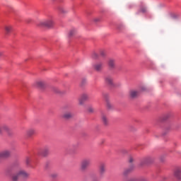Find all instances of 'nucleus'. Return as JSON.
Here are the masks:
<instances>
[{
	"label": "nucleus",
	"mask_w": 181,
	"mask_h": 181,
	"mask_svg": "<svg viewBox=\"0 0 181 181\" xmlns=\"http://www.w3.org/2000/svg\"><path fill=\"white\" fill-rule=\"evenodd\" d=\"M27 177H29V173H26V171L23 170H20L17 173L12 176V180L18 181L22 179H26Z\"/></svg>",
	"instance_id": "1"
},
{
	"label": "nucleus",
	"mask_w": 181,
	"mask_h": 181,
	"mask_svg": "<svg viewBox=\"0 0 181 181\" xmlns=\"http://www.w3.org/2000/svg\"><path fill=\"white\" fill-rule=\"evenodd\" d=\"M91 165V159L90 158H84L81 161L80 169L82 172L87 170L90 165Z\"/></svg>",
	"instance_id": "2"
},
{
	"label": "nucleus",
	"mask_w": 181,
	"mask_h": 181,
	"mask_svg": "<svg viewBox=\"0 0 181 181\" xmlns=\"http://www.w3.org/2000/svg\"><path fill=\"white\" fill-rule=\"evenodd\" d=\"M54 25V21L52 19L43 20L38 23V26L41 28H52Z\"/></svg>",
	"instance_id": "3"
},
{
	"label": "nucleus",
	"mask_w": 181,
	"mask_h": 181,
	"mask_svg": "<svg viewBox=\"0 0 181 181\" xmlns=\"http://www.w3.org/2000/svg\"><path fill=\"white\" fill-rule=\"evenodd\" d=\"M11 132L12 129H11V127H9L8 124H5L2 122H0V135H4V132L11 134Z\"/></svg>",
	"instance_id": "4"
},
{
	"label": "nucleus",
	"mask_w": 181,
	"mask_h": 181,
	"mask_svg": "<svg viewBox=\"0 0 181 181\" xmlns=\"http://www.w3.org/2000/svg\"><path fill=\"white\" fill-rule=\"evenodd\" d=\"M12 155V151L8 149L0 151V159H9V157Z\"/></svg>",
	"instance_id": "5"
},
{
	"label": "nucleus",
	"mask_w": 181,
	"mask_h": 181,
	"mask_svg": "<svg viewBox=\"0 0 181 181\" xmlns=\"http://www.w3.org/2000/svg\"><path fill=\"white\" fill-rule=\"evenodd\" d=\"M87 100H88V95L87 93L82 94L78 98L79 105H84V103L85 101H87Z\"/></svg>",
	"instance_id": "6"
},
{
	"label": "nucleus",
	"mask_w": 181,
	"mask_h": 181,
	"mask_svg": "<svg viewBox=\"0 0 181 181\" xmlns=\"http://www.w3.org/2000/svg\"><path fill=\"white\" fill-rule=\"evenodd\" d=\"M107 165L104 163H101L99 165V175L100 176H104L105 174V172L107 170L106 169Z\"/></svg>",
	"instance_id": "7"
},
{
	"label": "nucleus",
	"mask_w": 181,
	"mask_h": 181,
	"mask_svg": "<svg viewBox=\"0 0 181 181\" xmlns=\"http://www.w3.org/2000/svg\"><path fill=\"white\" fill-rule=\"evenodd\" d=\"M105 83L109 86V87H116L115 83H114V78L112 76H107L105 78Z\"/></svg>",
	"instance_id": "8"
},
{
	"label": "nucleus",
	"mask_w": 181,
	"mask_h": 181,
	"mask_svg": "<svg viewBox=\"0 0 181 181\" xmlns=\"http://www.w3.org/2000/svg\"><path fill=\"white\" fill-rule=\"evenodd\" d=\"M140 92L136 90H132L129 91V97L131 98H136L139 96Z\"/></svg>",
	"instance_id": "9"
},
{
	"label": "nucleus",
	"mask_w": 181,
	"mask_h": 181,
	"mask_svg": "<svg viewBox=\"0 0 181 181\" xmlns=\"http://www.w3.org/2000/svg\"><path fill=\"white\" fill-rule=\"evenodd\" d=\"M103 66H104V64L103 62H98L93 65V69L96 71H101L103 70Z\"/></svg>",
	"instance_id": "10"
},
{
	"label": "nucleus",
	"mask_w": 181,
	"mask_h": 181,
	"mask_svg": "<svg viewBox=\"0 0 181 181\" xmlns=\"http://www.w3.org/2000/svg\"><path fill=\"white\" fill-rule=\"evenodd\" d=\"M103 97L106 98L107 110H112L113 106H112V104H111V103L110 102V99H108V95L104 94Z\"/></svg>",
	"instance_id": "11"
},
{
	"label": "nucleus",
	"mask_w": 181,
	"mask_h": 181,
	"mask_svg": "<svg viewBox=\"0 0 181 181\" xmlns=\"http://www.w3.org/2000/svg\"><path fill=\"white\" fill-rule=\"evenodd\" d=\"M174 175L177 179H181V167L175 168Z\"/></svg>",
	"instance_id": "12"
},
{
	"label": "nucleus",
	"mask_w": 181,
	"mask_h": 181,
	"mask_svg": "<svg viewBox=\"0 0 181 181\" xmlns=\"http://www.w3.org/2000/svg\"><path fill=\"white\" fill-rule=\"evenodd\" d=\"M35 134H36V130L35 129H29L26 132V135L28 138H31Z\"/></svg>",
	"instance_id": "13"
},
{
	"label": "nucleus",
	"mask_w": 181,
	"mask_h": 181,
	"mask_svg": "<svg viewBox=\"0 0 181 181\" xmlns=\"http://www.w3.org/2000/svg\"><path fill=\"white\" fill-rule=\"evenodd\" d=\"M73 113L66 112L62 115V118H64V119H70V118H73Z\"/></svg>",
	"instance_id": "14"
},
{
	"label": "nucleus",
	"mask_w": 181,
	"mask_h": 181,
	"mask_svg": "<svg viewBox=\"0 0 181 181\" xmlns=\"http://www.w3.org/2000/svg\"><path fill=\"white\" fill-rule=\"evenodd\" d=\"M44 86H45V83H43V81H36L34 83V86L37 87L38 88H42L44 87Z\"/></svg>",
	"instance_id": "15"
},
{
	"label": "nucleus",
	"mask_w": 181,
	"mask_h": 181,
	"mask_svg": "<svg viewBox=\"0 0 181 181\" xmlns=\"http://www.w3.org/2000/svg\"><path fill=\"white\" fill-rule=\"evenodd\" d=\"M108 66L110 69H115V60L114 59H109L108 61Z\"/></svg>",
	"instance_id": "16"
},
{
	"label": "nucleus",
	"mask_w": 181,
	"mask_h": 181,
	"mask_svg": "<svg viewBox=\"0 0 181 181\" xmlns=\"http://www.w3.org/2000/svg\"><path fill=\"white\" fill-rule=\"evenodd\" d=\"M132 170H134V165H132L129 168H127L124 170V172H123L124 176H127V175L131 173V172H132Z\"/></svg>",
	"instance_id": "17"
},
{
	"label": "nucleus",
	"mask_w": 181,
	"mask_h": 181,
	"mask_svg": "<svg viewBox=\"0 0 181 181\" xmlns=\"http://www.w3.org/2000/svg\"><path fill=\"white\" fill-rule=\"evenodd\" d=\"M59 11L61 15H66V13H69V10H67L64 7H59Z\"/></svg>",
	"instance_id": "18"
},
{
	"label": "nucleus",
	"mask_w": 181,
	"mask_h": 181,
	"mask_svg": "<svg viewBox=\"0 0 181 181\" xmlns=\"http://www.w3.org/2000/svg\"><path fill=\"white\" fill-rule=\"evenodd\" d=\"M12 30H13L12 25H6L4 27V30L6 33V35H9V33H11V32H12Z\"/></svg>",
	"instance_id": "19"
},
{
	"label": "nucleus",
	"mask_w": 181,
	"mask_h": 181,
	"mask_svg": "<svg viewBox=\"0 0 181 181\" xmlns=\"http://www.w3.org/2000/svg\"><path fill=\"white\" fill-rule=\"evenodd\" d=\"M102 121L104 125H108L109 124L108 118H107V116H105V115H102Z\"/></svg>",
	"instance_id": "20"
},
{
	"label": "nucleus",
	"mask_w": 181,
	"mask_h": 181,
	"mask_svg": "<svg viewBox=\"0 0 181 181\" xmlns=\"http://www.w3.org/2000/svg\"><path fill=\"white\" fill-rule=\"evenodd\" d=\"M50 151L49 150V148H44L43 150H42L41 151V155H42V156H47V155H49Z\"/></svg>",
	"instance_id": "21"
},
{
	"label": "nucleus",
	"mask_w": 181,
	"mask_h": 181,
	"mask_svg": "<svg viewBox=\"0 0 181 181\" xmlns=\"http://www.w3.org/2000/svg\"><path fill=\"white\" fill-rule=\"evenodd\" d=\"M143 163H151V162H152V158L151 157H147V158H145L144 159H143Z\"/></svg>",
	"instance_id": "22"
},
{
	"label": "nucleus",
	"mask_w": 181,
	"mask_h": 181,
	"mask_svg": "<svg viewBox=\"0 0 181 181\" xmlns=\"http://www.w3.org/2000/svg\"><path fill=\"white\" fill-rule=\"evenodd\" d=\"M49 177H51L52 179H56V177H57V173H52L49 174Z\"/></svg>",
	"instance_id": "23"
},
{
	"label": "nucleus",
	"mask_w": 181,
	"mask_h": 181,
	"mask_svg": "<svg viewBox=\"0 0 181 181\" xmlns=\"http://www.w3.org/2000/svg\"><path fill=\"white\" fill-rule=\"evenodd\" d=\"M99 53H100V56H101L102 57H105V50L101 49V50L99 52Z\"/></svg>",
	"instance_id": "24"
},
{
	"label": "nucleus",
	"mask_w": 181,
	"mask_h": 181,
	"mask_svg": "<svg viewBox=\"0 0 181 181\" xmlns=\"http://www.w3.org/2000/svg\"><path fill=\"white\" fill-rule=\"evenodd\" d=\"M93 59H98V54L97 52H93L92 54Z\"/></svg>",
	"instance_id": "25"
},
{
	"label": "nucleus",
	"mask_w": 181,
	"mask_h": 181,
	"mask_svg": "<svg viewBox=\"0 0 181 181\" xmlns=\"http://www.w3.org/2000/svg\"><path fill=\"white\" fill-rule=\"evenodd\" d=\"M140 12H142L143 13H145V12H146V8L145 7H141L140 8Z\"/></svg>",
	"instance_id": "26"
},
{
	"label": "nucleus",
	"mask_w": 181,
	"mask_h": 181,
	"mask_svg": "<svg viewBox=\"0 0 181 181\" xmlns=\"http://www.w3.org/2000/svg\"><path fill=\"white\" fill-rule=\"evenodd\" d=\"M25 163L27 165H29V163H30V158L29 157H27L26 159H25Z\"/></svg>",
	"instance_id": "27"
},
{
	"label": "nucleus",
	"mask_w": 181,
	"mask_h": 181,
	"mask_svg": "<svg viewBox=\"0 0 181 181\" xmlns=\"http://www.w3.org/2000/svg\"><path fill=\"white\" fill-rule=\"evenodd\" d=\"M100 18H95L93 19V21L95 23L100 22Z\"/></svg>",
	"instance_id": "28"
},
{
	"label": "nucleus",
	"mask_w": 181,
	"mask_h": 181,
	"mask_svg": "<svg viewBox=\"0 0 181 181\" xmlns=\"http://www.w3.org/2000/svg\"><path fill=\"white\" fill-rule=\"evenodd\" d=\"M88 112H94V108H93L91 107H88Z\"/></svg>",
	"instance_id": "29"
},
{
	"label": "nucleus",
	"mask_w": 181,
	"mask_h": 181,
	"mask_svg": "<svg viewBox=\"0 0 181 181\" xmlns=\"http://www.w3.org/2000/svg\"><path fill=\"white\" fill-rule=\"evenodd\" d=\"M74 35V30H72L69 32V36H73Z\"/></svg>",
	"instance_id": "30"
},
{
	"label": "nucleus",
	"mask_w": 181,
	"mask_h": 181,
	"mask_svg": "<svg viewBox=\"0 0 181 181\" xmlns=\"http://www.w3.org/2000/svg\"><path fill=\"white\" fill-rule=\"evenodd\" d=\"M129 162H130V163H132V162H134V158H129Z\"/></svg>",
	"instance_id": "31"
},
{
	"label": "nucleus",
	"mask_w": 181,
	"mask_h": 181,
	"mask_svg": "<svg viewBox=\"0 0 181 181\" xmlns=\"http://www.w3.org/2000/svg\"><path fill=\"white\" fill-rule=\"evenodd\" d=\"M1 56H4V52L0 51V57H1Z\"/></svg>",
	"instance_id": "32"
}]
</instances>
